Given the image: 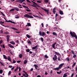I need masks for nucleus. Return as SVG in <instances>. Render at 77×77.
Wrapping results in <instances>:
<instances>
[{
    "mask_svg": "<svg viewBox=\"0 0 77 77\" xmlns=\"http://www.w3.org/2000/svg\"><path fill=\"white\" fill-rule=\"evenodd\" d=\"M70 34L73 37H75L76 39H77V36L76 35H75V33L74 32H70Z\"/></svg>",
    "mask_w": 77,
    "mask_h": 77,
    "instance_id": "f257e3e1",
    "label": "nucleus"
},
{
    "mask_svg": "<svg viewBox=\"0 0 77 77\" xmlns=\"http://www.w3.org/2000/svg\"><path fill=\"white\" fill-rule=\"evenodd\" d=\"M24 17L26 18H33V17L32 16H30L28 14H25L24 15Z\"/></svg>",
    "mask_w": 77,
    "mask_h": 77,
    "instance_id": "f03ea898",
    "label": "nucleus"
},
{
    "mask_svg": "<svg viewBox=\"0 0 77 77\" xmlns=\"http://www.w3.org/2000/svg\"><path fill=\"white\" fill-rule=\"evenodd\" d=\"M33 5H32L31 6H32V7H34V8H36V6H38L39 7V5H38L35 2H34V3L32 4Z\"/></svg>",
    "mask_w": 77,
    "mask_h": 77,
    "instance_id": "7ed1b4c3",
    "label": "nucleus"
},
{
    "mask_svg": "<svg viewBox=\"0 0 77 77\" xmlns=\"http://www.w3.org/2000/svg\"><path fill=\"white\" fill-rule=\"evenodd\" d=\"M54 57H53V59L54 60V61H55V60H56L57 59V56L56 55H54Z\"/></svg>",
    "mask_w": 77,
    "mask_h": 77,
    "instance_id": "20e7f679",
    "label": "nucleus"
},
{
    "mask_svg": "<svg viewBox=\"0 0 77 77\" xmlns=\"http://www.w3.org/2000/svg\"><path fill=\"white\" fill-rule=\"evenodd\" d=\"M7 37V41L8 42L9 41V38H10V36L7 35L6 36Z\"/></svg>",
    "mask_w": 77,
    "mask_h": 77,
    "instance_id": "39448f33",
    "label": "nucleus"
},
{
    "mask_svg": "<svg viewBox=\"0 0 77 77\" xmlns=\"http://www.w3.org/2000/svg\"><path fill=\"white\" fill-rule=\"evenodd\" d=\"M63 65H64V63H62V64H60L59 66V67H58L60 69L61 68H62V67L63 66Z\"/></svg>",
    "mask_w": 77,
    "mask_h": 77,
    "instance_id": "423d86ee",
    "label": "nucleus"
},
{
    "mask_svg": "<svg viewBox=\"0 0 77 77\" xmlns=\"http://www.w3.org/2000/svg\"><path fill=\"white\" fill-rule=\"evenodd\" d=\"M23 72H24L25 74H26V76H25V77H29V75H28V74H27V72H26V71H23Z\"/></svg>",
    "mask_w": 77,
    "mask_h": 77,
    "instance_id": "0eeeda50",
    "label": "nucleus"
},
{
    "mask_svg": "<svg viewBox=\"0 0 77 77\" xmlns=\"http://www.w3.org/2000/svg\"><path fill=\"white\" fill-rule=\"evenodd\" d=\"M8 45V46H9L10 47H11V48H14V46L11 45V44H9Z\"/></svg>",
    "mask_w": 77,
    "mask_h": 77,
    "instance_id": "6e6552de",
    "label": "nucleus"
},
{
    "mask_svg": "<svg viewBox=\"0 0 77 77\" xmlns=\"http://www.w3.org/2000/svg\"><path fill=\"white\" fill-rule=\"evenodd\" d=\"M59 13L60 15H63V11L60 10L59 11Z\"/></svg>",
    "mask_w": 77,
    "mask_h": 77,
    "instance_id": "1a4fd4ad",
    "label": "nucleus"
},
{
    "mask_svg": "<svg viewBox=\"0 0 77 77\" xmlns=\"http://www.w3.org/2000/svg\"><path fill=\"white\" fill-rule=\"evenodd\" d=\"M20 2V3H22L23 2H25V0H17Z\"/></svg>",
    "mask_w": 77,
    "mask_h": 77,
    "instance_id": "9d476101",
    "label": "nucleus"
},
{
    "mask_svg": "<svg viewBox=\"0 0 77 77\" xmlns=\"http://www.w3.org/2000/svg\"><path fill=\"white\" fill-rule=\"evenodd\" d=\"M45 35H46V34H45V33L44 32H42V36H44Z\"/></svg>",
    "mask_w": 77,
    "mask_h": 77,
    "instance_id": "9b49d317",
    "label": "nucleus"
},
{
    "mask_svg": "<svg viewBox=\"0 0 77 77\" xmlns=\"http://www.w3.org/2000/svg\"><path fill=\"white\" fill-rule=\"evenodd\" d=\"M37 47H38V45H36V46H35L34 47H32V48L33 50H35V49H36V48H37Z\"/></svg>",
    "mask_w": 77,
    "mask_h": 77,
    "instance_id": "f8f14e48",
    "label": "nucleus"
},
{
    "mask_svg": "<svg viewBox=\"0 0 77 77\" xmlns=\"http://www.w3.org/2000/svg\"><path fill=\"white\" fill-rule=\"evenodd\" d=\"M28 41L27 42L28 44H32V42L31 41H30V40L29 39H28Z\"/></svg>",
    "mask_w": 77,
    "mask_h": 77,
    "instance_id": "ddd939ff",
    "label": "nucleus"
},
{
    "mask_svg": "<svg viewBox=\"0 0 77 77\" xmlns=\"http://www.w3.org/2000/svg\"><path fill=\"white\" fill-rule=\"evenodd\" d=\"M34 66L35 67V69H36L38 70V69H37V68H38V65H37L36 64H34Z\"/></svg>",
    "mask_w": 77,
    "mask_h": 77,
    "instance_id": "4468645a",
    "label": "nucleus"
},
{
    "mask_svg": "<svg viewBox=\"0 0 77 77\" xmlns=\"http://www.w3.org/2000/svg\"><path fill=\"white\" fill-rule=\"evenodd\" d=\"M14 9H15V10H16L17 11H20V10L19 9V8H14Z\"/></svg>",
    "mask_w": 77,
    "mask_h": 77,
    "instance_id": "2eb2a0df",
    "label": "nucleus"
},
{
    "mask_svg": "<svg viewBox=\"0 0 77 77\" xmlns=\"http://www.w3.org/2000/svg\"><path fill=\"white\" fill-rule=\"evenodd\" d=\"M55 54H56V55H57V56H59L60 55L59 53L57 52H55Z\"/></svg>",
    "mask_w": 77,
    "mask_h": 77,
    "instance_id": "dca6fc26",
    "label": "nucleus"
},
{
    "mask_svg": "<svg viewBox=\"0 0 77 77\" xmlns=\"http://www.w3.org/2000/svg\"><path fill=\"white\" fill-rule=\"evenodd\" d=\"M52 34L53 35H54L55 36H57V34L56 33L54 32H53L52 33Z\"/></svg>",
    "mask_w": 77,
    "mask_h": 77,
    "instance_id": "f3484780",
    "label": "nucleus"
},
{
    "mask_svg": "<svg viewBox=\"0 0 77 77\" xmlns=\"http://www.w3.org/2000/svg\"><path fill=\"white\" fill-rule=\"evenodd\" d=\"M11 28L13 30H18L16 28L12 27H11Z\"/></svg>",
    "mask_w": 77,
    "mask_h": 77,
    "instance_id": "a211bd4d",
    "label": "nucleus"
},
{
    "mask_svg": "<svg viewBox=\"0 0 77 77\" xmlns=\"http://www.w3.org/2000/svg\"><path fill=\"white\" fill-rule=\"evenodd\" d=\"M45 11L47 12V13H50V12H49V10H47L46 9L45 10Z\"/></svg>",
    "mask_w": 77,
    "mask_h": 77,
    "instance_id": "6ab92c4d",
    "label": "nucleus"
},
{
    "mask_svg": "<svg viewBox=\"0 0 77 77\" xmlns=\"http://www.w3.org/2000/svg\"><path fill=\"white\" fill-rule=\"evenodd\" d=\"M54 70H59V67H57V68H55L54 69Z\"/></svg>",
    "mask_w": 77,
    "mask_h": 77,
    "instance_id": "aec40b11",
    "label": "nucleus"
},
{
    "mask_svg": "<svg viewBox=\"0 0 77 77\" xmlns=\"http://www.w3.org/2000/svg\"><path fill=\"white\" fill-rule=\"evenodd\" d=\"M10 43L12 44H13V45H14V44H15V42H14V41L10 42Z\"/></svg>",
    "mask_w": 77,
    "mask_h": 77,
    "instance_id": "412c9836",
    "label": "nucleus"
},
{
    "mask_svg": "<svg viewBox=\"0 0 77 77\" xmlns=\"http://www.w3.org/2000/svg\"><path fill=\"white\" fill-rule=\"evenodd\" d=\"M4 58L5 59H7V57H6V56L5 55H3Z\"/></svg>",
    "mask_w": 77,
    "mask_h": 77,
    "instance_id": "4be33fe9",
    "label": "nucleus"
},
{
    "mask_svg": "<svg viewBox=\"0 0 77 77\" xmlns=\"http://www.w3.org/2000/svg\"><path fill=\"white\" fill-rule=\"evenodd\" d=\"M8 60H9V61H11V58L10 57H8L7 58Z\"/></svg>",
    "mask_w": 77,
    "mask_h": 77,
    "instance_id": "5701e85b",
    "label": "nucleus"
},
{
    "mask_svg": "<svg viewBox=\"0 0 77 77\" xmlns=\"http://www.w3.org/2000/svg\"><path fill=\"white\" fill-rule=\"evenodd\" d=\"M26 36L27 37V38H30V37H31L30 36V35H29L27 34L26 35Z\"/></svg>",
    "mask_w": 77,
    "mask_h": 77,
    "instance_id": "b1692460",
    "label": "nucleus"
},
{
    "mask_svg": "<svg viewBox=\"0 0 77 77\" xmlns=\"http://www.w3.org/2000/svg\"><path fill=\"white\" fill-rule=\"evenodd\" d=\"M23 8L28 9V7L27 6H26V5H23Z\"/></svg>",
    "mask_w": 77,
    "mask_h": 77,
    "instance_id": "393cba45",
    "label": "nucleus"
},
{
    "mask_svg": "<svg viewBox=\"0 0 77 77\" xmlns=\"http://www.w3.org/2000/svg\"><path fill=\"white\" fill-rule=\"evenodd\" d=\"M10 23H13V24H17V23L14 22L11 20L10 21Z\"/></svg>",
    "mask_w": 77,
    "mask_h": 77,
    "instance_id": "a878e982",
    "label": "nucleus"
},
{
    "mask_svg": "<svg viewBox=\"0 0 77 77\" xmlns=\"http://www.w3.org/2000/svg\"><path fill=\"white\" fill-rule=\"evenodd\" d=\"M44 2H45L46 3H48V0H44Z\"/></svg>",
    "mask_w": 77,
    "mask_h": 77,
    "instance_id": "bb28decb",
    "label": "nucleus"
},
{
    "mask_svg": "<svg viewBox=\"0 0 77 77\" xmlns=\"http://www.w3.org/2000/svg\"><path fill=\"white\" fill-rule=\"evenodd\" d=\"M20 58H21L22 57V56H23V55L21 54H20L19 56Z\"/></svg>",
    "mask_w": 77,
    "mask_h": 77,
    "instance_id": "cd10ccee",
    "label": "nucleus"
},
{
    "mask_svg": "<svg viewBox=\"0 0 77 77\" xmlns=\"http://www.w3.org/2000/svg\"><path fill=\"white\" fill-rule=\"evenodd\" d=\"M61 72H62V71H60V72H57V73L58 74H60V73H61Z\"/></svg>",
    "mask_w": 77,
    "mask_h": 77,
    "instance_id": "c85d7f7f",
    "label": "nucleus"
},
{
    "mask_svg": "<svg viewBox=\"0 0 77 77\" xmlns=\"http://www.w3.org/2000/svg\"><path fill=\"white\" fill-rule=\"evenodd\" d=\"M27 63V61L26 60H25L24 62V64H26V63Z\"/></svg>",
    "mask_w": 77,
    "mask_h": 77,
    "instance_id": "c756f323",
    "label": "nucleus"
},
{
    "mask_svg": "<svg viewBox=\"0 0 77 77\" xmlns=\"http://www.w3.org/2000/svg\"><path fill=\"white\" fill-rule=\"evenodd\" d=\"M39 33L40 36H42V32H41V31L39 32Z\"/></svg>",
    "mask_w": 77,
    "mask_h": 77,
    "instance_id": "7c9ffc66",
    "label": "nucleus"
},
{
    "mask_svg": "<svg viewBox=\"0 0 77 77\" xmlns=\"http://www.w3.org/2000/svg\"><path fill=\"white\" fill-rule=\"evenodd\" d=\"M18 69V67H17L15 69L14 71H17V70Z\"/></svg>",
    "mask_w": 77,
    "mask_h": 77,
    "instance_id": "2f4dec72",
    "label": "nucleus"
},
{
    "mask_svg": "<svg viewBox=\"0 0 77 77\" xmlns=\"http://www.w3.org/2000/svg\"><path fill=\"white\" fill-rule=\"evenodd\" d=\"M57 59L59 61H60V57H58Z\"/></svg>",
    "mask_w": 77,
    "mask_h": 77,
    "instance_id": "473e14b6",
    "label": "nucleus"
},
{
    "mask_svg": "<svg viewBox=\"0 0 77 77\" xmlns=\"http://www.w3.org/2000/svg\"><path fill=\"white\" fill-rule=\"evenodd\" d=\"M27 24L28 26H31V24H30V23H27Z\"/></svg>",
    "mask_w": 77,
    "mask_h": 77,
    "instance_id": "72a5a7b5",
    "label": "nucleus"
},
{
    "mask_svg": "<svg viewBox=\"0 0 77 77\" xmlns=\"http://www.w3.org/2000/svg\"><path fill=\"white\" fill-rule=\"evenodd\" d=\"M15 10L14 9L12 8L11 10L10 11V12H11V11H14Z\"/></svg>",
    "mask_w": 77,
    "mask_h": 77,
    "instance_id": "f704fd0d",
    "label": "nucleus"
},
{
    "mask_svg": "<svg viewBox=\"0 0 77 77\" xmlns=\"http://www.w3.org/2000/svg\"><path fill=\"white\" fill-rule=\"evenodd\" d=\"M45 58H48V56H47V55H45Z\"/></svg>",
    "mask_w": 77,
    "mask_h": 77,
    "instance_id": "c9c22d12",
    "label": "nucleus"
},
{
    "mask_svg": "<svg viewBox=\"0 0 77 77\" xmlns=\"http://www.w3.org/2000/svg\"><path fill=\"white\" fill-rule=\"evenodd\" d=\"M6 20L5 21H6V22H7L8 23H10L11 22V20H9L8 21L7 20Z\"/></svg>",
    "mask_w": 77,
    "mask_h": 77,
    "instance_id": "e433bc0d",
    "label": "nucleus"
},
{
    "mask_svg": "<svg viewBox=\"0 0 77 77\" xmlns=\"http://www.w3.org/2000/svg\"><path fill=\"white\" fill-rule=\"evenodd\" d=\"M71 52L73 54H75L74 53V51H71Z\"/></svg>",
    "mask_w": 77,
    "mask_h": 77,
    "instance_id": "4c0bfd02",
    "label": "nucleus"
},
{
    "mask_svg": "<svg viewBox=\"0 0 77 77\" xmlns=\"http://www.w3.org/2000/svg\"><path fill=\"white\" fill-rule=\"evenodd\" d=\"M57 16H58V14H57V13H56L55 15L56 20V17H57Z\"/></svg>",
    "mask_w": 77,
    "mask_h": 77,
    "instance_id": "58836bf2",
    "label": "nucleus"
},
{
    "mask_svg": "<svg viewBox=\"0 0 77 77\" xmlns=\"http://www.w3.org/2000/svg\"><path fill=\"white\" fill-rule=\"evenodd\" d=\"M11 74V71H10L9 72H8V75H10Z\"/></svg>",
    "mask_w": 77,
    "mask_h": 77,
    "instance_id": "ea45409f",
    "label": "nucleus"
},
{
    "mask_svg": "<svg viewBox=\"0 0 77 77\" xmlns=\"http://www.w3.org/2000/svg\"><path fill=\"white\" fill-rule=\"evenodd\" d=\"M41 40L42 42H43L44 41V39L42 37L41 38Z\"/></svg>",
    "mask_w": 77,
    "mask_h": 77,
    "instance_id": "a19ab883",
    "label": "nucleus"
},
{
    "mask_svg": "<svg viewBox=\"0 0 77 77\" xmlns=\"http://www.w3.org/2000/svg\"><path fill=\"white\" fill-rule=\"evenodd\" d=\"M2 72H3V70H2V69L0 70V74H2Z\"/></svg>",
    "mask_w": 77,
    "mask_h": 77,
    "instance_id": "79ce46f5",
    "label": "nucleus"
},
{
    "mask_svg": "<svg viewBox=\"0 0 77 77\" xmlns=\"http://www.w3.org/2000/svg\"><path fill=\"white\" fill-rule=\"evenodd\" d=\"M26 52H29L30 51V49H26Z\"/></svg>",
    "mask_w": 77,
    "mask_h": 77,
    "instance_id": "37998d69",
    "label": "nucleus"
},
{
    "mask_svg": "<svg viewBox=\"0 0 77 77\" xmlns=\"http://www.w3.org/2000/svg\"><path fill=\"white\" fill-rule=\"evenodd\" d=\"M37 2H38V3H41V1H37Z\"/></svg>",
    "mask_w": 77,
    "mask_h": 77,
    "instance_id": "c03bdc74",
    "label": "nucleus"
},
{
    "mask_svg": "<svg viewBox=\"0 0 77 77\" xmlns=\"http://www.w3.org/2000/svg\"><path fill=\"white\" fill-rule=\"evenodd\" d=\"M1 14L3 15V16H4V17H5V14L3 13L2 12H1Z\"/></svg>",
    "mask_w": 77,
    "mask_h": 77,
    "instance_id": "a18cd8bd",
    "label": "nucleus"
},
{
    "mask_svg": "<svg viewBox=\"0 0 77 77\" xmlns=\"http://www.w3.org/2000/svg\"><path fill=\"white\" fill-rule=\"evenodd\" d=\"M0 32L1 33H3V31L2 30H0Z\"/></svg>",
    "mask_w": 77,
    "mask_h": 77,
    "instance_id": "49530a36",
    "label": "nucleus"
},
{
    "mask_svg": "<svg viewBox=\"0 0 77 77\" xmlns=\"http://www.w3.org/2000/svg\"><path fill=\"white\" fill-rule=\"evenodd\" d=\"M26 2H28L29 3H31V2H30V1L29 0H26Z\"/></svg>",
    "mask_w": 77,
    "mask_h": 77,
    "instance_id": "de8ad7c7",
    "label": "nucleus"
},
{
    "mask_svg": "<svg viewBox=\"0 0 77 77\" xmlns=\"http://www.w3.org/2000/svg\"><path fill=\"white\" fill-rule=\"evenodd\" d=\"M3 42V40H1L0 41V44H2V43Z\"/></svg>",
    "mask_w": 77,
    "mask_h": 77,
    "instance_id": "09e8293b",
    "label": "nucleus"
},
{
    "mask_svg": "<svg viewBox=\"0 0 77 77\" xmlns=\"http://www.w3.org/2000/svg\"><path fill=\"white\" fill-rule=\"evenodd\" d=\"M41 25H42V27H44V24H43V23H42Z\"/></svg>",
    "mask_w": 77,
    "mask_h": 77,
    "instance_id": "8fccbe9b",
    "label": "nucleus"
},
{
    "mask_svg": "<svg viewBox=\"0 0 77 77\" xmlns=\"http://www.w3.org/2000/svg\"><path fill=\"white\" fill-rule=\"evenodd\" d=\"M26 11H27V12H30V10L29 9H26Z\"/></svg>",
    "mask_w": 77,
    "mask_h": 77,
    "instance_id": "3c124183",
    "label": "nucleus"
},
{
    "mask_svg": "<svg viewBox=\"0 0 77 77\" xmlns=\"http://www.w3.org/2000/svg\"><path fill=\"white\" fill-rule=\"evenodd\" d=\"M19 71H21V67H19Z\"/></svg>",
    "mask_w": 77,
    "mask_h": 77,
    "instance_id": "603ef678",
    "label": "nucleus"
},
{
    "mask_svg": "<svg viewBox=\"0 0 77 77\" xmlns=\"http://www.w3.org/2000/svg\"><path fill=\"white\" fill-rule=\"evenodd\" d=\"M13 63H16V61H15V60H13Z\"/></svg>",
    "mask_w": 77,
    "mask_h": 77,
    "instance_id": "864d4df0",
    "label": "nucleus"
},
{
    "mask_svg": "<svg viewBox=\"0 0 77 77\" xmlns=\"http://www.w3.org/2000/svg\"><path fill=\"white\" fill-rule=\"evenodd\" d=\"M74 76V73H72V75H71V77H72Z\"/></svg>",
    "mask_w": 77,
    "mask_h": 77,
    "instance_id": "5fc2aeb1",
    "label": "nucleus"
},
{
    "mask_svg": "<svg viewBox=\"0 0 77 77\" xmlns=\"http://www.w3.org/2000/svg\"><path fill=\"white\" fill-rule=\"evenodd\" d=\"M2 47L3 48H5V45H2Z\"/></svg>",
    "mask_w": 77,
    "mask_h": 77,
    "instance_id": "6e6d98bb",
    "label": "nucleus"
},
{
    "mask_svg": "<svg viewBox=\"0 0 77 77\" xmlns=\"http://www.w3.org/2000/svg\"><path fill=\"white\" fill-rule=\"evenodd\" d=\"M52 47L53 48H54L55 47V45H52Z\"/></svg>",
    "mask_w": 77,
    "mask_h": 77,
    "instance_id": "4d7b16f0",
    "label": "nucleus"
},
{
    "mask_svg": "<svg viewBox=\"0 0 77 77\" xmlns=\"http://www.w3.org/2000/svg\"><path fill=\"white\" fill-rule=\"evenodd\" d=\"M67 61H68L69 62V59L68 57L67 58Z\"/></svg>",
    "mask_w": 77,
    "mask_h": 77,
    "instance_id": "13d9d810",
    "label": "nucleus"
},
{
    "mask_svg": "<svg viewBox=\"0 0 77 77\" xmlns=\"http://www.w3.org/2000/svg\"><path fill=\"white\" fill-rule=\"evenodd\" d=\"M33 69L32 68L31 69L30 71H33Z\"/></svg>",
    "mask_w": 77,
    "mask_h": 77,
    "instance_id": "bf43d9fd",
    "label": "nucleus"
},
{
    "mask_svg": "<svg viewBox=\"0 0 77 77\" xmlns=\"http://www.w3.org/2000/svg\"><path fill=\"white\" fill-rule=\"evenodd\" d=\"M73 57H74V58H75V57H76V55H73Z\"/></svg>",
    "mask_w": 77,
    "mask_h": 77,
    "instance_id": "052dcab7",
    "label": "nucleus"
},
{
    "mask_svg": "<svg viewBox=\"0 0 77 77\" xmlns=\"http://www.w3.org/2000/svg\"><path fill=\"white\" fill-rule=\"evenodd\" d=\"M75 63H74L72 67H73L74 66H75Z\"/></svg>",
    "mask_w": 77,
    "mask_h": 77,
    "instance_id": "680f3d73",
    "label": "nucleus"
},
{
    "mask_svg": "<svg viewBox=\"0 0 77 77\" xmlns=\"http://www.w3.org/2000/svg\"><path fill=\"white\" fill-rule=\"evenodd\" d=\"M53 12L54 13V14H55V13L56 12V11H55V10H53Z\"/></svg>",
    "mask_w": 77,
    "mask_h": 77,
    "instance_id": "e2e57ef3",
    "label": "nucleus"
},
{
    "mask_svg": "<svg viewBox=\"0 0 77 77\" xmlns=\"http://www.w3.org/2000/svg\"><path fill=\"white\" fill-rule=\"evenodd\" d=\"M20 62L21 61H20V60H18L17 61V63H20Z\"/></svg>",
    "mask_w": 77,
    "mask_h": 77,
    "instance_id": "0e129e2a",
    "label": "nucleus"
},
{
    "mask_svg": "<svg viewBox=\"0 0 77 77\" xmlns=\"http://www.w3.org/2000/svg\"><path fill=\"white\" fill-rule=\"evenodd\" d=\"M0 63H1V65H2V66H3V63L2 62H0Z\"/></svg>",
    "mask_w": 77,
    "mask_h": 77,
    "instance_id": "69168bd1",
    "label": "nucleus"
},
{
    "mask_svg": "<svg viewBox=\"0 0 77 77\" xmlns=\"http://www.w3.org/2000/svg\"><path fill=\"white\" fill-rule=\"evenodd\" d=\"M16 32L17 33H20V32L16 31Z\"/></svg>",
    "mask_w": 77,
    "mask_h": 77,
    "instance_id": "338daca9",
    "label": "nucleus"
},
{
    "mask_svg": "<svg viewBox=\"0 0 77 77\" xmlns=\"http://www.w3.org/2000/svg\"><path fill=\"white\" fill-rule=\"evenodd\" d=\"M37 77H41L40 75H38L37 76Z\"/></svg>",
    "mask_w": 77,
    "mask_h": 77,
    "instance_id": "774afa93",
    "label": "nucleus"
}]
</instances>
